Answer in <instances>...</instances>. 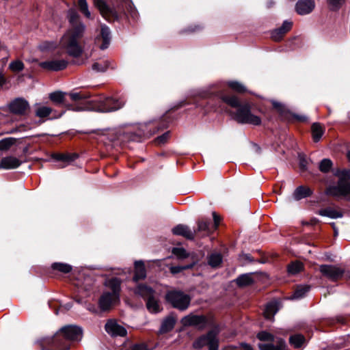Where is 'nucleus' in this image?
Returning a JSON list of instances; mask_svg holds the SVG:
<instances>
[{"mask_svg": "<svg viewBox=\"0 0 350 350\" xmlns=\"http://www.w3.org/2000/svg\"><path fill=\"white\" fill-rule=\"evenodd\" d=\"M165 300L173 308L180 311L187 310L191 302V297L189 295L181 291L172 290L167 292Z\"/></svg>", "mask_w": 350, "mask_h": 350, "instance_id": "4", "label": "nucleus"}, {"mask_svg": "<svg viewBox=\"0 0 350 350\" xmlns=\"http://www.w3.org/2000/svg\"><path fill=\"white\" fill-rule=\"evenodd\" d=\"M214 86L215 85H213L208 88H203V89L200 90L198 92V95L202 98H206V97L211 96L213 94V92H211V89H212Z\"/></svg>", "mask_w": 350, "mask_h": 350, "instance_id": "49", "label": "nucleus"}, {"mask_svg": "<svg viewBox=\"0 0 350 350\" xmlns=\"http://www.w3.org/2000/svg\"><path fill=\"white\" fill-rule=\"evenodd\" d=\"M289 342L295 348H299L306 342V339L301 334H295L290 337Z\"/></svg>", "mask_w": 350, "mask_h": 350, "instance_id": "36", "label": "nucleus"}, {"mask_svg": "<svg viewBox=\"0 0 350 350\" xmlns=\"http://www.w3.org/2000/svg\"><path fill=\"white\" fill-rule=\"evenodd\" d=\"M105 287L98 300L99 308L103 312L109 311L120 301V280L117 278L109 279L105 282Z\"/></svg>", "mask_w": 350, "mask_h": 350, "instance_id": "3", "label": "nucleus"}, {"mask_svg": "<svg viewBox=\"0 0 350 350\" xmlns=\"http://www.w3.org/2000/svg\"><path fill=\"white\" fill-rule=\"evenodd\" d=\"M69 27L59 40V46L69 56L80 57L84 50L83 38L86 26L80 20L79 15L74 9H70L67 12Z\"/></svg>", "mask_w": 350, "mask_h": 350, "instance_id": "1", "label": "nucleus"}, {"mask_svg": "<svg viewBox=\"0 0 350 350\" xmlns=\"http://www.w3.org/2000/svg\"><path fill=\"white\" fill-rule=\"evenodd\" d=\"M291 27L292 23L285 21L280 28L274 30L271 33L272 38L276 41L280 40L283 35L291 29Z\"/></svg>", "mask_w": 350, "mask_h": 350, "instance_id": "22", "label": "nucleus"}, {"mask_svg": "<svg viewBox=\"0 0 350 350\" xmlns=\"http://www.w3.org/2000/svg\"><path fill=\"white\" fill-rule=\"evenodd\" d=\"M129 350H148L146 345L144 344H137L133 345Z\"/></svg>", "mask_w": 350, "mask_h": 350, "instance_id": "55", "label": "nucleus"}, {"mask_svg": "<svg viewBox=\"0 0 350 350\" xmlns=\"http://www.w3.org/2000/svg\"><path fill=\"white\" fill-rule=\"evenodd\" d=\"M72 100L77 102L76 105H66L67 109L74 111H82L91 110L93 107L91 105L90 102L85 101L90 97V94L88 93L79 92H70L68 94Z\"/></svg>", "mask_w": 350, "mask_h": 350, "instance_id": "5", "label": "nucleus"}, {"mask_svg": "<svg viewBox=\"0 0 350 350\" xmlns=\"http://www.w3.org/2000/svg\"><path fill=\"white\" fill-rule=\"evenodd\" d=\"M224 350H253V349L250 345H248L245 343H241L239 347H234L232 349L226 348Z\"/></svg>", "mask_w": 350, "mask_h": 350, "instance_id": "51", "label": "nucleus"}, {"mask_svg": "<svg viewBox=\"0 0 350 350\" xmlns=\"http://www.w3.org/2000/svg\"><path fill=\"white\" fill-rule=\"evenodd\" d=\"M56 43L54 42H44L40 44V48L41 50H51L55 47Z\"/></svg>", "mask_w": 350, "mask_h": 350, "instance_id": "50", "label": "nucleus"}, {"mask_svg": "<svg viewBox=\"0 0 350 350\" xmlns=\"http://www.w3.org/2000/svg\"><path fill=\"white\" fill-rule=\"evenodd\" d=\"M172 232L175 235L183 236L187 239L192 240L195 237L196 231L191 230L189 226L179 224L172 229Z\"/></svg>", "mask_w": 350, "mask_h": 350, "instance_id": "19", "label": "nucleus"}, {"mask_svg": "<svg viewBox=\"0 0 350 350\" xmlns=\"http://www.w3.org/2000/svg\"><path fill=\"white\" fill-rule=\"evenodd\" d=\"M68 62L65 59H51L42 62L39 66L49 71H59L67 67Z\"/></svg>", "mask_w": 350, "mask_h": 350, "instance_id": "15", "label": "nucleus"}, {"mask_svg": "<svg viewBox=\"0 0 350 350\" xmlns=\"http://www.w3.org/2000/svg\"><path fill=\"white\" fill-rule=\"evenodd\" d=\"M13 138H5L0 141V150H8L13 144Z\"/></svg>", "mask_w": 350, "mask_h": 350, "instance_id": "44", "label": "nucleus"}, {"mask_svg": "<svg viewBox=\"0 0 350 350\" xmlns=\"http://www.w3.org/2000/svg\"><path fill=\"white\" fill-rule=\"evenodd\" d=\"M273 105L276 108H278L280 106L279 103H278L276 102H273Z\"/></svg>", "mask_w": 350, "mask_h": 350, "instance_id": "58", "label": "nucleus"}, {"mask_svg": "<svg viewBox=\"0 0 350 350\" xmlns=\"http://www.w3.org/2000/svg\"><path fill=\"white\" fill-rule=\"evenodd\" d=\"M254 280L251 273L242 274L236 279L237 285L241 287L249 286L252 284Z\"/></svg>", "mask_w": 350, "mask_h": 350, "instance_id": "31", "label": "nucleus"}, {"mask_svg": "<svg viewBox=\"0 0 350 350\" xmlns=\"http://www.w3.org/2000/svg\"><path fill=\"white\" fill-rule=\"evenodd\" d=\"M193 264L187 265L185 266H172L170 267V271L173 274L178 273L183 270L192 268Z\"/></svg>", "mask_w": 350, "mask_h": 350, "instance_id": "46", "label": "nucleus"}, {"mask_svg": "<svg viewBox=\"0 0 350 350\" xmlns=\"http://www.w3.org/2000/svg\"><path fill=\"white\" fill-rule=\"evenodd\" d=\"M218 330L213 329L208 332L206 334L201 336L193 342V348L200 349L205 346H207L208 347V350H218Z\"/></svg>", "mask_w": 350, "mask_h": 350, "instance_id": "6", "label": "nucleus"}, {"mask_svg": "<svg viewBox=\"0 0 350 350\" xmlns=\"http://www.w3.org/2000/svg\"><path fill=\"white\" fill-rule=\"evenodd\" d=\"M213 220H214V224H212V227L214 230H215L219 225V223L220 221V217L215 212L213 213Z\"/></svg>", "mask_w": 350, "mask_h": 350, "instance_id": "54", "label": "nucleus"}, {"mask_svg": "<svg viewBox=\"0 0 350 350\" xmlns=\"http://www.w3.org/2000/svg\"><path fill=\"white\" fill-rule=\"evenodd\" d=\"M332 166V162L329 159H323L319 164V169L322 172H327Z\"/></svg>", "mask_w": 350, "mask_h": 350, "instance_id": "42", "label": "nucleus"}, {"mask_svg": "<svg viewBox=\"0 0 350 350\" xmlns=\"http://www.w3.org/2000/svg\"><path fill=\"white\" fill-rule=\"evenodd\" d=\"M146 276V269L143 262L137 261L135 263V275L133 280L137 282L139 280L145 278Z\"/></svg>", "mask_w": 350, "mask_h": 350, "instance_id": "27", "label": "nucleus"}, {"mask_svg": "<svg viewBox=\"0 0 350 350\" xmlns=\"http://www.w3.org/2000/svg\"><path fill=\"white\" fill-rule=\"evenodd\" d=\"M101 41L102 43L99 46V48L101 50H104L108 48L111 42V31L109 28L105 25H101L100 33V35L97 36L95 39V42L97 44H99L100 42Z\"/></svg>", "mask_w": 350, "mask_h": 350, "instance_id": "16", "label": "nucleus"}, {"mask_svg": "<svg viewBox=\"0 0 350 350\" xmlns=\"http://www.w3.org/2000/svg\"><path fill=\"white\" fill-rule=\"evenodd\" d=\"M176 323V319L174 317L170 316L165 318L161 325L159 332L161 333H167L171 331Z\"/></svg>", "mask_w": 350, "mask_h": 350, "instance_id": "30", "label": "nucleus"}, {"mask_svg": "<svg viewBox=\"0 0 350 350\" xmlns=\"http://www.w3.org/2000/svg\"><path fill=\"white\" fill-rule=\"evenodd\" d=\"M213 230H214V229L213 228L210 221H208L205 219H202L198 221V228L193 231H196V234L202 232L204 235H206L211 233Z\"/></svg>", "mask_w": 350, "mask_h": 350, "instance_id": "24", "label": "nucleus"}, {"mask_svg": "<svg viewBox=\"0 0 350 350\" xmlns=\"http://www.w3.org/2000/svg\"><path fill=\"white\" fill-rule=\"evenodd\" d=\"M303 269V264L299 261L292 262L288 266V271L290 274L295 275Z\"/></svg>", "mask_w": 350, "mask_h": 350, "instance_id": "39", "label": "nucleus"}, {"mask_svg": "<svg viewBox=\"0 0 350 350\" xmlns=\"http://www.w3.org/2000/svg\"><path fill=\"white\" fill-rule=\"evenodd\" d=\"M66 94L65 92L56 91L50 93L49 98L55 105H60L64 103Z\"/></svg>", "mask_w": 350, "mask_h": 350, "instance_id": "32", "label": "nucleus"}, {"mask_svg": "<svg viewBox=\"0 0 350 350\" xmlns=\"http://www.w3.org/2000/svg\"><path fill=\"white\" fill-rule=\"evenodd\" d=\"M222 100L232 107H237V110L233 115V118L239 123L259 125L261 123L260 117L252 113L250 105L248 103L241 105L238 98L234 96H222Z\"/></svg>", "mask_w": 350, "mask_h": 350, "instance_id": "2", "label": "nucleus"}, {"mask_svg": "<svg viewBox=\"0 0 350 350\" xmlns=\"http://www.w3.org/2000/svg\"><path fill=\"white\" fill-rule=\"evenodd\" d=\"M184 326H193L198 329H204L208 325V320L203 315L189 314L181 319Z\"/></svg>", "mask_w": 350, "mask_h": 350, "instance_id": "11", "label": "nucleus"}, {"mask_svg": "<svg viewBox=\"0 0 350 350\" xmlns=\"http://www.w3.org/2000/svg\"><path fill=\"white\" fill-rule=\"evenodd\" d=\"M332 10H338L342 3L345 2V0H327Z\"/></svg>", "mask_w": 350, "mask_h": 350, "instance_id": "45", "label": "nucleus"}, {"mask_svg": "<svg viewBox=\"0 0 350 350\" xmlns=\"http://www.w3.org/2000/svg\"><path fill=\"white\" fill-rule=\"evenodd\" d=\"M146 307L149 312L158 313L161 310V306L155 294L146 299Z\"/></svg>", "mask_w": 350, "mask_h": 350, "instance_id": "25", "label": "nucleus"}, {"mask_svg": "<svg viewBox=\"0 0 350 350\" xmlns=\"http://www.w3.org/2000/svg\"><path fill=\"white\" fill-rule=\"evenodd\" d=\"M172 253L180 258H185L187 257L186 250L180 247H175L172 250Z\"/></svg>", "mask_w": 350, "mask_h": 350, "instance_id": "48", "label": "nucleus"}, {"mask_svg": "<svg viewBox=\"0 0 350 350\" xmlns=\"http://www.w3.org/2000/svg\"><path fill=\"white\" fill-rule=\"evenodd\" d=\"M124 103L122 99H115L113 98L107 97L100 98L98 100V106L93 107L92 109L103 113H108L121 109L124 105Z\"/></svg>", "mask_w": 350, "mask_h": 350, "instance_id": "8", "label": "nucleus"}, {"mask_svg": "<svg viewBox=\"0 0 350 350\" xmlns=\"http://www.w3.org/2000/svg\"><path fill=\"white\" fill-rule=\"evenodd\" d=\"M29 108L28 102L23 98H16L9 105L10 111L17 115H23Z\"/></svg>", "mask_w": 350, "mask_h": 350, "instance_id": "17", "label": "nucleus"}, {"mask_svg": "<svg viewBox=\"0 0 350 350\" xmlns=\"http://www.w3.org/2000/svg\"><path fill=\"white\" fill-rule=\"evenodd\" d=\"M95 6L99 10L101 15L107 18L116 15L115 12L103 0H94Z\"/></svg>", "mask_w": 350, "mask_h": 350, "instance_id": "21", "label": "nucleus"}, {"mask_svg": "<svg viewBox=\"0 0 350 350\" xmlns=\"http://www.w3.org/2000/svg\"><path fill=\"white\" fill-rule=\"evenodd\" d=\"M324 129L319 123H314L312 126V138L314 142H317L320 140L323 135Z\"/></svg>", "mask_w": 350, "mask_h": 350, "instance_id": "34", "label": "nucleus"}, {"mask_svg": "<svg viewBox=\"0 0 350 350\" xmlns=\"http://www.w3.org/2000/svg\"><path fill=\"white\" fill-rule=\"evenodd\" d=\"M319 269L324 276L332 281L340 279L344 273V269L336 265H323L320 266Z\"/></svg>", "mask_w": 350, "mask_h": 350, "instance_id": "12", "label": "nucleus"}, {"mask_svg": "<svg viewBox=\"0 0 350 350\" xmlns=\"http://www.w3.org/2000/svg\"><path fill=\"white\" fill-rule=\"evenodd\" d=\"M22 163L18 158L13 156H8L2 158L0 163V168L5 170L16 169Z\"/></svg>", "mask_w": 350, "mask_h": 350, "instance_id": "20", "label": "nucleus"}, {"mask_svg": "<svg viewBox=\"0 0 350 350\" xmlns=\"http://www.w3.org/2000/svg\"><path fill=\"white\" fill-rule=\"evenodd\" d=\"M105 331L111 336H125L126 329L114 319H109L105 325Z\"/></svg>", "mask_w": 350, "mask_h": 350, "instance_id": "13", "label": "nucleus"}, {"mask_svg": "<svg viewBox=\"0 0 350 350\" xmlns=\"http://www.w3.org/2000/svg\"><path fill=\"white\" fill-rule=\"evenodd\" d=\"M9 68L14 72H19L23 70L24 64L21 61L16 60L10 64Z\"/></svg>", "mask_w": 350, "mask_h": 350, "instance_id": "43", "label": "nucleus"}, {"mask_svg": "<svg viewBox=\"0 0 350 350\" xmlns=\"http://www.w3.org/2000/svg\"><path fill=\"white\" fill-rule=\"evenodd\" d=\"M310 290V286L307 285L299 286L297 287L296 290L293 293L291 296V299H301L305 296L306 293H308Z\"/></svg>", "mask_w": 350, "mask_h": 350, "instance_id": "35", "label": "nucleus"}, {"mask_svg": "<svg viewBox=\"0 0 350 350\" xmlns=\"http://www.w3.org/2000/svg\"><path fill=\"white\" fill-rule=\"evenodd\" d=\"M334 229L335 235H336L338 234V231L335 228Z\"/></svg>", "mask_w": 350, "mask_h": 350, "instance_id": "60", "label": "nucleus"}, {"mask_svg": "<svg viewBox=\"0 0 350 350\" xmlns=\"http://www.w3.org/2000/svg\"><path fill=\"white\" fill-rule=\"evenodd\" d=\"M228 86L233 90L237 92H244L246 91L245 87L241 84V83L238 81H228Z\"/></svg>", "mask_w": 350, "mask_h": 350, "instance_id": "41", "label": "nucleus"}, {"mask_svg": "<svg viewBox=\"0 0 350 350\" xmlns=\"http://www.w3.org/2000/svg\"><path fill=\"white\" fill-rule=\"evenodd\" d=\"M51 267L54 270H57L62 273H67L71 271L72 267L66 263L54 262L52 264Z\"/></svg>", "mask_w": 350, "mask_h": 350, "instance_id": "37", "label": "nucleus"}, {"mask_svg": "<svg viewBox=\"0 0 350 350\" xmlns=\"http://www.w3.org/2000/svg\"><path fill=\"white\" fill-rule=\"evenodd\" d=\"M134 293L144 299H148L150 296L155 294L154 290L150 286L139 284L134 289Z\"/></svg>", "mask_w": 350, "mask_h": 350, "instance_id": "23", "label": "nucleus"}, {"mask_svg": "<svg viewBox=\"0 0 350 350\" xmlns=\"http://www.w3.org/2000/svg\"><path fill=\"white\" fill-rule=\"evenodd\" d=\"M64 308H65L66 310H69L70 308H71L72 305H71L70 304H65V305L64 306Z\"/></svg>", "mask_w": 350, "mask_h": 350, "instance_id": "57", "label": "nucleus"}, {"mask_svg": "<svg viewBox=\"0 0 350 350\" xmlns=\"http://www.w3.org/2000/svg\"><path fill=\"white\" fill-rule=\"evenodd\" d=\"M35 116L40 118H47L48 120H54L61 118L64 113L65 111L57 112L56 110L50 107L36 103L34 105Z\"/></svg>", "mask_w": 350, "mask_h": 350, "instance_id": "10", "label": "nucleus"}, {"mask_svg": "<svg viewBox=\"0 0 350 350\" xmlns=\"http://www.w3.org/2000/svg\"><path fill=\"white\" fill-rule=\"evenodd\" d=\"M278 303L276 301L269 302L267 304L264 310V316L267 319L271 320L278 311Z\"/></svg>", "mask_w": 350, "mask_h": 350, "instance_id": "26", "label": "nucleus"}, {"mask_svg": "<svg viewBox=\"0 0 350 350\" xmlns=\"http://www.w3.org/2000/svg\"><path fill=\"white\" fill-rule=\"evenodd\" d=\"M314 8V0H299L295 5V10L299 15H306L311 13Z\"/></svg>", "mask_w": 350, "mask_h": 350, "instance_id": "18", "label": "nucleus"}, {"mask_svg": "<svg viewBox=\"0 0 350 350\" xmlns=\"http://www.w3.org/2000/svg\"><path fill=\"white\" fill-rule=\"evenodd\" d=\"M77 157V155L74 154H57L54 156V158L57 161H64L66 163H70L74 161Z\"/></svg>", "mask_w": 350, "mask_h": 350, "instance_id": "40", "label": "nucleus"}, {"mask_svg": "<svg viewBox=\"0 0 350 350\" xmlns=\"http://www.w3.org/2000/svg\"><path fill=\"white\" fill-rule=\"evenodd\" d=\"M42 350H45V349L44 348H42Z\"/></svg>", "mask_w": 350, "mask_h": 350, "instance_id": "62", "label": "nucleus"}, {"mask_svg": "<svg viewBox=\"0 0 350 350\" xmlns=\"http://www.w3.org/2000/svg\"><path fill=\"white\" fill-rule=\"evenodd\" d=\"M78 8L80 12L88 18H92L86 0H78Z\"/></svg>", "mask_w": 350, "mask_h": 350, "instance_id": "38", "label": "nucleus"}, {"mask_svg": "<svg viewBox=\"0 0 350 350\" xmlns=\"http://www.w3.org/2000/svg\"><path fill=\"white\" fill-rule=\"evenodd\" d=\"M312 195V190L307 187L299 186L293 193V198L296 200L305 198Z\"/></svg>", "mask_w": 350, "mask_h": 350, "instance_id": "28", "label": "nucleus"}, {"mask_svg": "<svg viewBox=\"0 0 350 350\" xmlns=\"http://www.w3.org/2000/svg\"><path fill=\"white\" fill-rule=\"evenodd\" d=\"M258 338L261 341H271L273 343H260L258 345L260 350H285V342L283 339L277 338L274 339L272 334L267 332H259Z\"/></svg>", "mask_w": 350, "mask_h": 350, "instance_id": "7", "label": "nucleus"}, {"mask_svg": "<svg viewBox=\"0 0 350 350\" xmlns=\"http://www.w3.org/2000/svg\"><path fill=\"white\" fill-rule=\"evenodd\" d=\"M299 120H305V118H301V117H299Z\"/></svg>", "mask_w": 350, "mask_h": 350, "instance_id": "61", "label": "nucleus"}, {"mask_svg": "<svg viewBox=\"0 0 350 350\" xmlns=\"http://www.w3.org/2000/svg\"><path fill=\"white\" fill-rule=\"evenodd\" d=\"M63 334L64 333L65 341H78L82 338V329L81 327L75 325H66L62 327Z\"/></svg>", "mask_w": 350, "mask_h": 350, "instance_id": "14", "label": "nucleus"}, {"mask_svg": "<svg viewBox=\"0 0 350 350\" xmlns=\"http://www.w3.org/2000/svg\"><path fill=\"white\" fill-rule=\"evenodd\" d=\"M347 156L349 161H350V150L348 151Z\"/></svg>", "mask_w": 350, "mask_h": 350, "instance_id": "59", "label": "nucleus"}, {"mask_svg": "<svg viewBox=\"0 0 350 350\" xmlns=\"http://www.w3.org/2000/svg\"><path fill=\"white\" fill-rule=\"evenodd\" d=\"M107 68V66L106 64L105 65H100V64L98 63H94L93 65H92V69L94 70H96V71H99V72H103L105 71Z\"/></svg>", "mask_w": 350, "mask_h": 350, "instance_id": "52", "label": "nucleus"}, {"mask_svg": "<svg viewBox=\"0 0 350 350\" xmlns=\"http://www.w3.org/2000/svg\"><path fill=\"white\" fill-rule=\"evenodd\" d=\"M326 193L334 197H343L350 200V183L345 178H339L337 185L329 187Z\"/></svg>", "mask_w": 350, "mask_h": 350, "instance_id": "9", "label": "nucleus"}, {"mask_svg": "<svg viewBox=\"0 0 350 350\" xmlns=\"http://www.w3.org/2000/svg\"><path fill=\"white\" fill-rule=\"evenodd\" d=\"M299 165L302 170L306 169V161L304 159H303V158L300 159Z\"/></svg>", "mask_w": 350, "mask_h": 350, "instance_id": "56", "label": "nucleus"}, {"mask_svg": "<svg viewBox=\"0 0 350 350\" xmlns=\"http://www.w3.org/2000/svg\"><path fill=\"white\" fill-rule=\"evenodd\" d=\"M334 175L339 177L340 178H345V180L350 179V170H336L334 172Z\"/></svg>", "mask_w": 350, "mask_h": 350, "instance_id": "47", "label": "nucleus"}, {"mask_svg": "<svg viewBox=\"0 0 350 350\" xmlns=\"http://www.w3.org/2000/svg\"><path fill=\"white\" fill-rule=\"evenodd\" d=\"M167 137H168V133H165L163 135L158 137L156 139V142L158 144H163L166 142Z\"/></svg>", "mask_w": 350, "mask_h": 350, "instance_id": "53", "label": "nucleus"}, {"mask_svg": "<svg viewBox=\"0 0 350 350\" xmlns=\"http://www.w3.org/2000/svg\"><path fill=\"white\" fill-rule=\"evenodd\" d=\"M318 214L323 216L328 217L332 219H337L342 217V213L336 211L331 207L322 208L318 211Z\"/></svg>", "mask_w": 350, "mask_h": 350, "instance_id": "29", "label": "nucleus"}, {"mask_svg": "<svg viewBox=\"0 0 350 350\" xmlns=\"http://www.w3.org/2000/svg\"><path fill=\"white\" fill-rule=\"evenodd\" d=\"M208 264L212 267H217L222 262V256L218 252L211 254L208 258Z\"/></svg>", "mask_w": 350, "mask_h": 350, "instance_id": "33", "label": "nucleus"}]
</instances>
